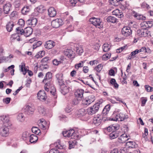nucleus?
<instances>
[{
    "mask_svg": "<svg viewBox=\"0 0 153 153\" xmlns=\"http://www.w3.org/2000/svg\"><path fill=\"white\" fill-rule=\"evenodd\" d=\"M110 109V105H107L104 107L102 112V114L101 115L103 116V117H105V119H109L108 120H111V118L107 117V115Z\"/></svg>",
    "mask_w": 153,
    "mask_h": 153,
    "instance_id": "12",
    "label": "nucleus"
},
{
    "mask_svg": "<svg viewBox=\"0 0 153 153\" xmlns=\"http://www.w3.org/2000/svg\"><path fill=\"white\" fill-rule=\"evenodd\" d=\"M64 54L65 55L69 58H73L74 57V54L73 51L71 49H66L64 51Z\"/></svg>",
    "mask_w": 153,
    "mask_h": 153,
    "instance_id": "18",
    "label": "nucleus"
},
{
    "mask_svg": "<svg viewBox=\"0 0 153 153\" xmlns=\"http://www.w3.org/2000/svg\"><path fill=\"white\" fill-rule=\"evenodd\" d=\"M35 111V108L33 106L27 105L25 108V112L28 115L32 114Z\"/></svg>",
    "mask_w": 153,
    "mask_h": 153,
    "instance_id": "16",
    "label": "nucleus"
},
{
    "mask_svg": "<svg viewBox=\"0 0 153 153\" xmlns=\"http://www.w3.org/2000/svg\"><path fill=\"white\" fill-rule=\"evenodd\" d=\"M83 66V62H81L79 63L76 64L75 65V67L76 69H78L80 67H82Z\"/></svg>",
    "mask_w": 153,
    "mask_h": 153,
    "instance_id": "58",
    "label": "nucleus"
},
{
    "mask_svg": "<svg viewBox=\"0 0 153 153\" xmlns=\"http://www.w3.org/2000/svg\"><path fill=\"white\" fill-rule=\"evenodd\" d=\"M63 24L62 20L61 19H57L52 21L51 23V25L53 28H57Z\"/></svg>",
    "mask_w": 153,
    "mask_h": 153,
    "instance_id": "7",
    "label": "nucleus"
},
{
    "mask_svg": "<svg viewBox=\"0 0 153 153\" xmlns=\"http://www.w3.org/2000/svg\"><path fill=\"white\" fill-rule=\"evenodd\" d=\"M110 3L114 6H117L119 4V1L117 0H110Z\"/></svg>",
    "mask_w": 153,
    "mask_h": 153,
    "instance_id": "49",
    "label": "nucleus"
},
{
    "mask_svg": "<svg viewBox=\"0 0 153 153\" xmlns=\"http://www.w3.org/2000/svg\"><path fill=\"white\" fill-rule=\"evenodd\" d=\"M119 135V131L117 130L113 131L110 134L109 137L111 139H113L118 137Z\"/></svg>",
    "mask_w": 153,
    "mask_h": 153,
    "instance_id": "27",
    "label": "nucleus"
},
{
    "mask_svg": "<svg viewBox=\"0 0 153 153\" xmlns=\"http://www.w3.org/2000/svg\"><path fill=\"white\" fill-rule=\"evenodd\" d=\"M37 22V20L36 18L32 17L28 19L26 23L31 27H34L36 25Z\"/></svg>",
    "mask_w": 153,
    "mask_h": 153,
    "instance_id": "14",
    "label": "nucleus"
},
{
    "mask_svg": "<svg viewBox=\"0 0 153 153\" xmlns=\"http://www.w3.org/2000/svg\"><path fill=\"white\" fill-rule=\"evenodd\" d=\"M55 76L56 81H57L59 85H62L64 83L63 80V74L62 73H58L56 74Z\"/></svg>",
    "mask_w": 153,
    "mask_h": 153,
    "instance_id": "13",
    "label": "nucleus"
},
{
    "mask_svg": "<svg viewBox=\"0 0 153 153\" xmlns=\"http://www.w3.org/2000/svg\"><path fill=\"white\" fill-rule=\"evenodd\" d=\"M110 48L111 46L107 43L104 44L102 46L103 51L105 52H107L109 51Z\"/></svg>",
    "mask_w": 153,
    "mask_h": 153,
    "instance_id": "37",
    "label": "nucleus"
},
{
    "mask_svg": "<svg viewBox=\"0 0 153 153\" xmlns=\"http://www.w3.org/2000/svg\"><path fill=\"white\" fill-rule=\"evenodd\" d=\"M63 135L66 137H72V138H75L76 137L77 135H76L74 130L73 129H71L69 130L63 131L62 132Z\"/></svg>",
    "mask_w": 153,
    "mask_h": 153,
    "instance_id": "6",
    "label": "nucleus"
},
{
    "mask_svg": "<svg viewBox=\"0 0 153 153\" xmlns=\"http://www.w3.org/2000/svg\"><path fill=\"white\" fill-rule=\"evenodd\" d=\"M48 15L50 17H54L56 14V10L53 7L49 8L48 10Z\"/></svg>",
    "mask_w": 153,
    "mask_h": 153,
    "instance_id": "23",
    "label": "nucleus"
},
{
    "mask_svg": "<svg viewBox=\"0 0 153 153\" xmlns=\"http://www.w3.org/2000/svg\"><path fill=\"white\" fill-rule=\"evenodd\" d=\"M113 14L115 15L119 18H121L123 16V13L120 12V10L118 9H117L112 12Z\"/></svg>",
    "mask_w": 153,
    "mask_h": 153,
    "instance_id": "30",
    "label": "nucleus"
},
{
    "mask_svg": "<svg viewBox=\"0 0 153 153\" xmlns=\"http://www.w3.org/2000/svg\"><path fill=\"white\" fill-rule=\"evenodd\" d=\"M11 99L10 97H7L3 99V101L6 104H8L10 102Z\"/></svg>",
    "mask_w": 153,
    "mask_h": 153,
    "instance_id": "59",
    "label": "nucleus"
},
{
    "mask_svg": "<svg viewBox=\"0 0 153 153\" xmlns=\"http://www.w3.org/2000/svg\"><path fill=\"white\" fill-rule=\"evenodd\" d=\"M24 30L22 28L18 27L16 29V32L17 34L23 35L24 34Z\"/></svg>",
    "mask_w": 153,
    "mask_h": 153,
    "instance_id": "42",
    "label": "nucleus"
},
{
    "mask_svg": "<svg viewBox=\"0 0 153 153\" xmlns=\"http://www.w3.org/2000/svg\"><path fill=\"white\" fill-rule=\"evenodd\" d=\"M84 91L83 89H78L75 92V95L76 97L81 98L83 97Z\"/></svg>",
    "mask_w": 153,
    "mask_h": 153,
    "instance_id": "26",
    "label": "nucleus"
},
{
    "mask_svg": "<svg viewBox=\"0 0 153 153\" xmlns=\"http://www.w3.org/2000/svg\"><path fill=\"white\" fill-rule=\"evenodd\" d=\"M149 35H150V32L146 29H145L144 30V32L143 34V37L148 36Z\"/></svg>",
    "mask_w": 153,
    "mask_h": 153,
    "instance_id": "52",
    "label": "nucleus"
},
{
    "mask_svg": "<svg viewBox=\"0 0 153 153\" xmlns=\"http://www.w3.org/2000/svg\"><path fill=\"white\" fill-rule=\"evenodd\" d=\"M32 132L37 134H39L41 133L40 130L36 127H33L32 128Z\"/></svg>",
    "mask_w": 153,
    "mask_h": 153,
    "instance_id": "40",
    "label": "nucleus"
},
{
    "mask_svg": "<svg viewBox=\"0 0 153 153\" xmlns=\"http://www.w3.org/2000/svg\"><path fill=\"white\" fill-rule=\"evenodd\" d=\"M50 60L49 57H45L41 60L42 62L44 65L48 63Z\"/></svg>",
    "mask_w": 153,
    "mask_h": 153,
    "instance_id": "46",
    "label": "nucleus"
},
{
    "mask_svg": "<svg viewBox=\"0 0 153 153\" xmlns=\"http://www.w3.org/2000/svg\"><path fill=\"white\" fill-rule=\"evenodd\" d=\"M144 30L143 29H139L137 30V33L138 36L140 37H143L144 33Z\"/></svg>",
    "mask_w": 153,
    "mask_h": 153,
    "instance_id": "48",
    "label": "nucleus"
},
{
    "mask_svg": "<svg viewBox=\"0 0 153 153\" xmlns=\"http://www.w3.org/2000/svg\"><path fill=\"white\" fill-rule=\"evenodd\" d=\"M38 110L40 114H41L43 115H45L46 114V110L45 108L43 106H38Z\"/></svg>",
    "mask_w": 153,
    "mask_h": 153,
    "instance_id": "38",
    "label": "nucleus"
},
{
    "mask_svg": "<svg viewBox=\"0 0 153 153\" xmlns=\"http://www.w3.org/2000/svg\"><path fill=\"white\" fill-rule=\"evenodd\" d=\"M80 99H77L76 98L74 99L72 101V104L76 105L78 104L80 102Z\"/></svg>",
    "mask_w": 153,
    "mask_h": 153,
    "instance_id": "53",
    "label": "nucleus"
},
{
    "mask_svg": "<svg viewBox=\"0 0 153 153\" xmlns=\"http://www.w3.org/2000/svg\"><path fill=\"white\" fill-rule=\"evenodd\" d=\"M14 26V25L13 21H10L8 22L6 25V29L7 31L9 32H11Z\"/></svg>",
    "mask_w": 153,
    "mask_h": 153,
    "instance_id": "31",
    "label": "nucleus"
},
{
    "mask_svg": "<svg viewBox=\"0 0 153 153\" xmlns=\"http://www.w3.org/2000/svg\"><path fill=\"white\" fill-rule=\"evenodd\" d=\"M11 124H7L5 123L0 127V135L2 137H7L9 134V128Z\"/></svg>",
    "mask_w": 153,
    "mask_h": 153,
    "instance_id": "1",
    "label": "nucleus"
},
{
    "mask_svg": "<svg viewBox=\"0 0 153 153\" xmlns=\"http://www.w3.org/2000/svg\"><path fill=\"white\" fill-rule=\"evenodd\" d=\"M33 30L30 27H26L24 30V35L25 36L28 37L30 36L32 33Z\"/></svg>",
    "mask_w": 153,
    "mask_h": 153,
    "instance_id": "24",
    "label": "nucleus"
},
{
    "mask_svg": "<svg viewBox=\"0 0 153 153\" xmlns=\"http://www.w3.org/2000/svg\"><path fill=\"white\" fill-rule=\"evenodd\" d=\"M113 117H115V118L112 117L111 118V120L115 121H123L125 119L128 118L127 115H126L121 113H120L118 114L116 113H114L113 114Z\"/></svg>",
    "mask_w": 153,
    "mask_h": 153,
    "instance_id": "3",
    "label": "nucleus"
},
{
    "mask_svg": "<svg viewBox=\"0 0 153 153\" xmlns=\"http://www.w3.org/2000/svg\"><path fill=\"white\" fill-rule=\"evenodd\" d=\"M137 145L133 141H128L126 143V146L128 150L131 149H134L136 147Z\"/></svg>",
    "mask_w": 153,
    "mask_h": 153,
    "instance_id": "20",
    "label": "nucleus"
},
{
    "mask_svg": "<svg viewBox=\"0 0 153 153\" xmlns=\"http://www.w3.org/2000/svg\"><path fill=\"white\" fill-rule=\"evenodd\" d=\"M3 11L5 14H8L11 10V4L10 3H6L3 6Z\"/></svg>",
    "mask_w": 153,
    "mask_h": 153,
    "instance_id": "19",
    "label": "nucleus"
},
{
    "mask_svg": "<svg viewBox=\"0 0 153 153\" xmlns=\"http://www.w3.org/2000/svg\"><path fill=\"white\" fill-rule=\"evenodd\" d=\"M19 25L21 27H23L25 24V22L24 20L22 19H20L18 22Z\"/></svg>",
    "mask_w": 153,
    "mask_h": 153,
    "instance_id": "57",
    "label": "nucleus"
},
{
    "mask_svg": "<svg viewBox=\"0 0 153 153\" xmlns=\"http://www.w3.org/2000/svg\"><path fill=\"white\" fill-rule=\"evenodd\" d=\"M76 114L77 117H85L87 115L85 109L84 108L79 109L77 111Z\"/></svg>",
    "mask_w": 153,
    "mask_h": 153,
    "instance_id": "21",
    "label": "nucleus"
},
{
    "mask_svg": "<svg viewBox=\"0 0 153 153\" xmlns=\"http://www.w3.org/2000/svg\"><path fill=\"white\" fill-rule=\"evenodd\" d=\"M110 53H107L106 54L104 55L103 56V59L105 60L108 59L111 56Z\"/></svg>",
    "mask_w": 153,
    "mask_h": 153,
    "instance_id": "56",
    "label": "nucleus"
},
{
    "mask_svg": "<svg viewBox=\"0 0 153 153\" xmlns=\"http://www.w3.org/2000/svg\"><path fill=\"white\" fill-rule=\"evenodd\" d=\"M36 10L39 13H42L44 12V8L42 6H40L37 7Z\"/></svg>",
    "mask_w": 153,
    "mask_h": 153,
    "instance_id": "50",
    "label": "nucleus"
},
{
    "mask_svg": "<svg viewBox=\"0 0 153 153\" xmlns=\"http://www.w3.org/2000/svg\"><path fill=\"white\" fill-rule=\"evenodd\" d=\"M99 62L98 59L93 61H90L89 62L90 64L91 65H93L95 64H97Z\"/></svg>",
    "mask_w": 153,
    "mask_h": 153,
    "instance_id": "54",
    "label": "nucleus"
},
{
    "mask_svg": "<svg viewBox=\"0 0 153 153\" xmlns=\"http://www.w3.org/2000/svg\"><path fill=\"white\" fill-rule=\"evenodd\" d=\"M76 53L80 55L84 51L81 45H77L76 47Z\"/></svg>",
    "mask_w": 153,
    "mask_h": 153,
    "instance_id": "35",
    "label": "nucleus"
},
{
    "mask_svg": "<svg viewBox=\"0 0 153 153\" xmlns=\"http://www.w3.org/2000/svg\"><path fill=\"white\" fill-rule=\"evenodd\" d=\"M50 93L53 96L54 98H56L57 96L56 93L55 89H53L52 91H50Z\"/></svg>",
    "mask_w": 153,
    "mask_h": 153,
    "instance_id": "60",
    "label": "nucleus"
},
{
    "mask_svg": "<svg viewBox=\"0 0 153 153\" xmlns=\"http://www.w3.org/2000/svg\"><path fill=\"white\" fill-rule=\"evenodd\" d=\"M95 100V97L94 95H90L82 100V104L88 106L94 102Z\"/></svg>",
    "mask_w": 153,
    "mask_h": 153,
    "instance_id": "5",
    "label": "nucleus"
},
{
    "mask_svg": "<svg viewBox=\"0 0 153 153\" xmlns=\"http://www.w3.org/2000/svg\"><path fill=\"white\" fill-rule=\"evenodd\" d=\"M102 68V65L101 64H100L96 66L95 68V69L97 72H100Z\"/></svg>",
    "mask_w": 153,
    "mask_h": 153,
    "instance_id": "47",
    "label": "nucleus"
},
{
    "mask_svg": "<svg viewBox=\"0 0 153 153\" xmlns=\"http://www.w3.org/2000/svg\"><path fill=\"white\" fill-rule=\"evenodd\" d=\"M90 22L96 27L100 28L101 21L100 18H96L94 17L91 18L89 19Z\"/></svg>",
    "mask_w": 153,
    "mask_h": 153,
    "instance_id": "10",
    "label": "nucleus"
},
{
    "mask_svg": "<svg viewBox=\"0 0 153 153\" xmlns=\"http://www.w3.org/2000/svg\"><path fill=\"white\" fill-rule=\"evenodd\" d=\"M106 21L108 22L111 23H117L118 22L117 19L115 17L113 16H109L106 18Z\"/></svg>",
    "mask_w": 153,
    "mask_h": 153,
    "instance_id": "29",
    "label": "nucleus"
},
{
    "mask_svg": "<svg viewBox=\"0 0 153 153\" xmlns=\"http://www.w3.org/2000/svg\"><path fill=\"white\" fill-rule=\"evenodd\" d=\"M119 128V126L118 125L112 126H110L107 128V130L109 132H112L113 131L117 130Z\"/></svg>",
    "mask_w": 153,
    "mask_h": 153,
    "instance_id": "34",
    "label": "nucleus"
},
{
    "mask_svg": "<svg viewBox=\"0 0 153 153\" xmlns=\"http://www.w3.org/2000/svg\"><path fill=\"white\" fill-rule=\"evenodd\" d=\"M55 45V43L54 41L49 40L45 42L44 47L46 49L49 50L52 48Z\"/></svg>",
    "mask_w": 153,
    "mask_h": 153,
    "instance_id": "15",
    "label": "nucleus"
},
{
    "mask_svg": "<svg viewBox=\"0 0 153 153\" xmlns=\"http://www.w3.org/2000/svg\"><path fill=\"white\" fill-rule=\"evenodd\" d=\"M29 133L25 131L23 133L22 136V138L24 140H26L27 137H29Z\"/></svg>",
    "mask_w": 153,
    "mask_h": 153,
    "instance_id": "45",
    "label": "nucleus"
},
{
    "mask_svg": "<svg viewBox=\"0 0 153 153\" xmlns=\"http://www.w3.org/2000/svg\"><path fill=\"white\" fill-rule=\"evenodd\" d=\"M146 90L148 92L152 91H153V88L150 87L148 85H146L145 86Z\"/></svg>",
    "mask_w": 153,
    "mask_h": 153,
    "instance_id": "55",
    "label": "nucleus"
},
{
    "mask_svg": "<svg viewBox=\"0 0 153 153\" xmlns=\"http://www.w3.org/2000/svg\"><path fill=\"white\" fill-rule=\"evenodd\" d=\"M59 85L60 87V91L62 94L65 95L69 92L70 88L69 87H68L65 85L64 83L62 85Z\"/></svg>",
    "mask_w": 153,
    "mask_h": 153,
    "instance_id": "17",
    "label": "nucleus"
},
{
    "mask_svg": "<svg viewBox=\"0 0 153 153\" xmlns=\"http://www.w3.org/2000/svg\"><path fill=\"white\" fill-rule=\"evenodd\" d=\"M121 33L122 35L124 36H128L131 34L132 30L130 27H125L122 29Z\"/></svg>",
    "mask_w": 153,
    "mask_h": 153,
    "instance_id": "9",
    "label": "nucleus"
},
{
    "mask_svg": "<svg viewBox=\"0 0 153 153\" xmlns=\"http://www.w3.org/2000/svg\"><path fill=\"white\" fill-rule=\"evenodd\" d=\"M128 149H127V148H124L123 149H120V153H127L128 152Z\"/></svg>",
    "mask_w": 153,
    "mask_h": 153,
    "instance_id": "63",
    "label": "nucleus"
},
{
    "mask_svg": "<svg viewBox=\"0 0 153 153\" xmlns=\"http://www.w3.org/2000/svg\"><path fill=\"white\" fill-rule=\"evenodd\" d=\"M69 148L71 149L74 147L75 145H76L77 143L76 141L74 140V141H71L69 142Z\"/></svg>",
    "mask_w": 153,
    "mask_h": 153,
    "instance_id": "44",
    "label": "nucleus"
},
{
    "mask_svg": "<svg viewBox=\"0 0 153 153\" xmlns=\"http://www.w3.org/2000/svg\"><path fill=\"white\" fill-rule=\"evenodd\" d=\"M42 44V42L41 41H38L35 42L34 45H33V48H36L40 46Z\"/></svg>",
    "mask_w": 153,
    "mask_h": 153,
    "instance_id": "51",
    "label": "nucleus"
},
{
    "mask_svg": "<svg viewBox=\"0 0 153 153\" xmlns=\"http://www.w3.org/2000/svg\"><path fill=\"white\" fill-rule=\"evenodd\" d=\"M110 83L112 85H113L114 87L115 88H118V85L116 82V81L114 79H111L110 81Z\"/></svg>",
    "mask_w": 153,
    "mask_h": 153,
    "instance_id": "43",
    "label": "nucleus"
},
{
    "mask_svg": "<svg viewBox=\"0 0 153 153\" xmlns=\"http://www.w3.org/2000/svg\"><path fill=\"white\" fill-rule=\"evenodd\" d=\"M105 117H103V116L97 114L95 117L93 119L92 123L95 126H98L101 123L102 121H105L106 120H108L109 119H105Z\"/></svg>",
    "mask_w": 153,
    "mask_h": 153,
    "instance_id": "2",
    "label": "nucleus"
},
{
    "mask_svg": "<svg viewBox=\"0 0 153 153\" xmlns=\"http://www.w3.org/2000/svg\"><path fill=\"white\" fill-rule=\"evenodd\" d=\"M52 76V74L51 72H47L46 73L44 76V79L42 81V82L49 85V83H51Z\"/></svg>",
    "mask_w": 153,
    "mask_h": 153,
    "instance_id": "8",
    "label": "nucleus"
},
{
    "mask_svg": "<svg viewBox=\"0 0 153 153\" xmlns=\"http://www.w3.org/2000/svg\"><path fill=\"white\" fill-rule=\"evenodd\" d=\"M38 99L40 101H44L47 98L46 94L44 91H40L37 94Z\"/></svg>",
    "mask_w": 153,
    "mask_h": 153,
    "instance_id": "11",
    "label": "nucleus"
},
{
    "mask_svg": "<svg viewBox=\"0 0 153 153\" xmlns=\"http://www.w3.org/2000/svg\"><path fill=\"white\" fill-rule=\"evenodd\" d=\"M17 118L18 120L20 122H23L25 120V117L22 113H20L17 116Z\"/></svg>",
    "mask_w": 153,
    "mask_h": 153,
    "instance_id": "41",
    "label": "nucleus"
},
{
    "mask_svg": "<svg viewBox=\"0 0 153 153\" xmlns=\"http://www.w3.org/2000/svg\"><path fill=\"white\" fill-rule=\"evenodd\" d=\"M20 71L22 72L24 75H25L27 73V69L25 68V65L24 63L22 62L19 65Z\"/></svg>",
    "mask_w": 153,
    "mask_h": 153,
    "instance_id": "28",
    "label": "nucleus"
},
{
    "mask_svg": "<svg viewBox=\"0 0 153 153\" xmlns=\"http://www.w3.org/2000/svg\"><path fill=\"white\" fill-rule=\"evenodd\" d=\"M133 16L138 20H144L146 19L145 16L134 11L133 12Z\"/></svg>",
    "mask_w": 153,
    "mask_h": 153,
    "instance_id": "22",
    "label": "nucleus"
},
{
    "mask_svg": "<svg viewBox=\"0 0 153 153\" xmlns=\"http://www.w3.org/2000/svg\"><path fill=\"white\" fill-rule=\"evenodd\" d=\"M138 53H139V50L138 49H136L134 51L132 52L130 54V55L131 56L133 57L137 54Z\"/></svg>",
    "mask_w": 153,
    "mask_h": 153,
    "instance_id": "61",
    "label": "nucleus"
},
{
    "mask_svg": "<svg viewBox=\"0 0 153 153\" xmlns=\"http://www.w3.org/2000/svg\"><path fill=\"white\" fill-rule=\"evenodd\" d=\"M100 103H97L93 105L88 108L87 109V112L88 114L92 115L97 112L100 107Z\"/></svg>",
    "mask_w": 153,
    "mask_h": 153,
    "instance_id": "4",
    "label": "nucleus"
},
{
    "mask_svg": "<svg viewBox=\"0 0 153 153\" xmlns=\"http://www.w3.org/2000/svg\"><path fill=\"white\" fill-rule=\"evenodd\" d=\"M45 122H43V121L40 120V122L39 123V126L42 128H45V126L44 125L45 123Z\"/></svg>",
    "mask_w": 153,
    "mask_h": 153,
    "instance_id": "62",
    "label": "nucleus"
},
{
    "mask_svg": "<svg viewBox=\"0 0 153 153\" xmlns=\"http://www.w3.org/2000/svg\"><path fill=\"white\" fill-rule=\"evenodd\" d=\"M128 136L125 134H122L120 137L118 138V141L119 143H124L128 140Z\"/></svg>",
    "mask_w": 153,
    "mask_h": 153,
    "instance_id": "25",
    "label": "nucleus"
},
{
    "mask_svg": "<svg viewBox=\"0 0 153 153\" xmlns=\"http://www.w3.org/2000/svg\"><path fill=\"white\" fill-rule=\"evenodd\" d=\"M1 120L4 123H6L7 124H10L9 123V120L8 117L7 116L5 115H3L1 116Z\"/></svg>",
    "mask_w": 153,
    "mask_h": 153,
    "instance_id": "36",
    "label": "nucleus"
},
{
    "mask_svg": "<svg viewBox=\"0 0 153 153\" xmlns=\"http://www.w3.org/2000/svg\"><path fill=\"white\" fill-rule=\"evenodd\" d=\"M38 140V137L36 135L32 134L30 136V141L31 143H35Z\"/></svg>",
    "mask_w": 153,
    "mask_h": 153,
    "instance_id": "32",
    "label": "nucleus"
},
{
    "mask_svg": "<svg viewBox=\"0 0 153 153\" xmlns=\"http://www.w3.org/2000/svg\"><path fill=\"white\" fill-rule=\"evenodd\" d=\"M49 153H59V152L56 149H51Z\"/></svg>",
    "mask_w": 153,
    "mask_h": 153,
    "instance_id": "64",
    "label": "nucleus"
},
{
    "mask_svg": "<svg viewBox=\"0 0 153 153\" xmlns=\"http://www.w3.org/2000/svg\"><path fill=\"white\" fill-rule=\"evenodd\" d=\"M30 6L26 5L24 7L22 10V13L24 15L27 14L30 11Z\"/></svg>",
    "mask_w": 153,
    "mask_h": 153,
    "instance_id": "33",
    "label": "nucleus"
},
{
    "mask_svg": "<svg viewBox=\"0 0 153 153\" xmlns=\"http://www.w3.org/2000/svg\"><path fill=\"white\" fill-rule=\"evenodd\" d=\"M144 25L146 28H150L153 25V21H148L145 22L143 23Z\"/></svg>",
    "mask_w": 153,
    "mask_h": 153,
    "instance_id": "39",
    "label": "nucleus"
}]
</instances>
